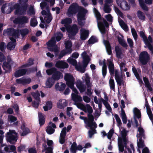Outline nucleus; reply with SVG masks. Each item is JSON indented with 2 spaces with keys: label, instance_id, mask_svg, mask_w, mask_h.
Returning a JSON list of instances; mask_svg holds the SVG:
<instances>
[{
  "label": "nucleus",
  "instance_id": "nucleus-1",
  "mask_svg": "<svg viewBox=\"0 0 153 153\" xmlns=\"http://www.w3.org/2000/svg\"><path fill=\"white\" fill-rule=\"evenodd\" d=\"M86 105L87 107V112L88 113L87 115L88 118H87L86 117L80 116L79 118L80 119L84 120L86 126L88 127H91L92 126H94V127L95 128H96L97 127V126L96 122H94V117L92 114L93 112L92 108L89 104H86Z\"/></svg>",
  "mask_w": 153,
  "mask_h": 153
},
{
  "label": "nucleus",
  "instance_id": "nucleus-2",
  "mask_svg": "<svg viewBox=\"0 0 153 153\" xmlns=\"http://www.w3.org/2000/svg\"><path fill=\"white\" fill-rule=\"evenodd\" d=\"M63 77L62 74L57 70L52 75L51 77H49L46 82V85L48 88H51L53 85L55 81H57Z\"/></svg>",
  "mask_w": 153,
  "mask_h": 153
},
{
  "label": "nucleus",
  "instance_id": "nucleus-3",
  "mask_svg": "<svg viewBox=\"0 0 153 153\" xmlns=\"http://www.w3.org/2000/svg\"><path fill=\"white\" fill-rule=\"evenodd\" d=\"M82 8L77 3H73L70 6L68 9L67 14L68 16L71 17L75 15L77 13H78Z\"/></svg>",
  "mask_w": 153,
  "mask_h": 153
},
{
  "label": "nucleus",
  "instance_id": "nucleus-4",
  "mask_svg": "<svg viewBox=\"0 0 153 153\" xmlns=\"http://www.w3.org/2000/svg\"><path fill=\"white\" fill-rule=\"evenodd\" d=\"M6 140L10 144H14L17 140V133L14 130H10L5 135Z\"/></svg>",
  "mask_w": 153,
  "mask_h": 153
},
{
  "label": "nucleus",
  "instance_id": "nucleus-5",
  "mask_svg": "<svg viewBox=\"0 0 153 153\" xmlns=\"http://www.w3.org/2000/svg\"><path fill=\"white\" fill-rule=\"evenodd\" d=\"M14 7L16 9L15 14L18 15H21L26 14L28 5L27 4L20 6V4L16 3L14 5Z\"/></svg>",
  "mask_w": 153,
  "mask_h": 153
},
{
  "label": "nucleus",
  "instance_id": "nucleus-6",
  "mask_svg": "<svg viewBox=\"0 0 153 153\" xmlns=\"http://www.w3.org/2000/svg\"><path fill=\"white\" fill-rule=\"evenodd\" d=\"M87 12L86 9L82 8L77 14L78 24L81 27L85 25L84 22H83L82 20L85 19V17Z\"/></svg>",
  "mask_w": 153,
  "mask_h": 153
},
{
  "label": "nucleus",
  "instance_id": "nucleus-7",
  "mask_svg": "<svg viewBox=\"0 0 153 153\" xmlns=\"http://www.w3.org/2000/svg\"><path fill=\"white\" fill-rule=\"evenodd\" d=\"M66 30L69 33L68 37L70 39H74V36L76 35L79 31L78 27L75 24H74L71 26H70L67 28Z\"/></svg>",
  "mask_w": 153,
  "mask_h": 153
},
{
  "label": "nucleus",
  "instance_id": "nucleus-8",
  "mask_svg": "<svg viewBox=\"0 0 153 153\" xmlns=\"http://www.w3.org/2000/svg\"><path fill=\"white\" fill-rule=\"evenodd\" d=\"M14 63L11 59L7 57V61L4 62L2 65V68L5 71V73H10L12 71V65Z\"/></svg>",
  "mask_w": 153,
  "mask_h": 153
},
{
  "label": "nucleus",
  "instance_id": "nucleus-9",
  "mask_svg": "<svg viewBox=\"0 0 153 153\" xmlns=\"http://www.w3.org/2000/svg\"><path fill=\"white\" fill-rule=\"evenodd\" d=\"M139 60L142 65H145L149 60V56L146 51L141 52L139 56Z\"/></svg>",
  "mask_w": 153,
  "mask_h": 153
},
{
  "label": "nucleus",
  "instance_id": "nucleus-10",
  "mask_svg": "<svg viewBox=\"0 0 153 153\" xmlns=\"http://www.w3.org/2000/svg\"><path fill=\"white\" fill-rule=\"evenodd\" d=\"M102 22H98V26L99 29L102 34H104L106 32V30L105 27H109V24L106 20L104 18L102 19Z\"/></svg>",
  "mask_w": 153,
  "mask_h": 153
},
{
  "label": "nucleus",
  "instance_id": "nucleus-11",
  "mask_svg": "<svg viewBox=\"0 0 153 153\" xmlns=\"http://www.w3.org/2000/svg\"><path fill=\"white\" fill-rule=\"evenodd\" d=\"M116 2L122 10H130V6L126 0H116Z\"/></svg>",
  "mask_w": 153,
  "mask_h": 153
},
{
  "label": "nucleus",
  "instance_id": "nucleus-12",
  "mask_svg": "<svg viewBox=\"0 0 153 153\" xmlns=\"http://www.w3.org/2000/svg\"><path fill=\"white\" fill-rule=\"evenodd\" d=\"M64 79L66 81V84L68 87L74 84V78L70 74H66L64 76Z\"/></svg>",
  "mask_w": 153,
  "mask_h": 153
},
{
  "label": "nucleus",
  "instance_id": "nucleus-13",
  "mask_svg": "<svg viewBox=\"0 0 153 153\" xmlns=\"http://www.w3.org/2000/svg\"><path fill=\"white\" fill-rule=\"evenodd\" d=\"M140 35L141 38H143L145 44L147 45L149 50L151 51L152 53L153 54V46L149 42L147 37L145 35L144 32L143 31H140Z\"/></svg>",
  "mask_w": 153,
  "mask_h": 153
},
{
  "label": "nucleus",
  "instance_id": "nucleus-14",
  "mask_svg": "<svg viewBox=\"0 0 153 153\" xmlns=\"http://www.w3.org/2000/svg\"><path fill=\"white\" fill-rule=\"evenodd\" d=\"M28 22V19L25 16L18 17L13 21V23L16 24L22 25L27 23Z\"/></svg>",
  "mask_w": 153,
  "mask_h": 153
},
{
  "label": "nucleus",
  "instance_id": "nucleus-15",
  "mask_svg": "<svg viewBox=\"0 0 153 153\" xmlns=\"http://www.w3.org/2000/svg\"><path fill=\"white\" fill-rule=\"evenodd\" d=\"M115 78L119 86H121L122 85H124L125 81L123 79L122 75H119L118 72L117 70L115 71Z\"/></svg>",
  "mask_w": 153,
  "mask_h": 153
},
{
  "label": "nucleus",
  "instance_id": "nucleus-16",
  "mask_svg": "<svg viewBox=\"0 0 153 153\" xmlns=\"http://www.w3.org/2000/svg\"><path fill=\"white\" fill-rule=\"evenodd\" d=\"M55 67L58 68L64 69L68 67V65L66 62L62 60L57 61L55 64Z\"/></svg>",
  "mask_w": 153,
  "mask_h": 153
},
{
  "label": "nucleus",
  "instance_id": "nucleus-17",
  "mask_svg": "<svg viewBox=\"0 0 153 153\" xmlns=\"http://www.w3.org/2000/svg\"><path fill=\"white\" fill-rule=\"evenodd\" d=\"M107 62L110 74L111 76H113L114 73V67L113 62V60L108 59Z\"/></svg>",
  "mask_w": 153,
  "mask_h": 153
},
{
  "label": "nucleus",
  "instance_id": "nucleus-18",
  "mask_svg": "<svg viewBox=\"0 0 153 153\" xmlns=\"http://www.w3.org/2000/svg\"><path fill=\"white\" fill-rule=\"evenodd\" d=\"M80 39L82 40H85L87 38L89 35V31L84 28H82L80 30Z\"/></svg>",
  "mask_w": 153,
  "mask_h": 153
},
{
  "label": "nucleus",
  "instance_id": "nucleus-19",
  "mask_svg": "<svg viewBox=\"0 0 153 153\" xmlns=\"http://www.w3.org/2000/svg\"><path fill=\"white\" fill-rule=\"evenodd\" d=\"M27 69L22 68L16 71L15 73L14 76L16 77H19L25 75L27 74Z\"/></svg>",
  "mask_w": 153,
  "mask_h": 153
},
{
  "label": "nucleus",
  "instance_id": "nucleus-20",
  "mask_svg": "<svg viewBox=\"0 0 153 153\" xmlns=\"http://www.w3.org/2000/svg\"><path fill=\"white\" fill-rule=\"evenodd\" d=\"M76 86L81 93L85 92L86 90V86L83 84L81 81L77 82L76 83Z\"/></svg>",
  "mask_w": 153,
  "mask_h": 153
},
{
  "label": "nucleus",
  "instance_id": "nucleus-21",
  "mask_svg": "<svg viewBox=\"0 0 153 153\" xmlns=\"http://www.w3.org/2000/svg\"><path fill=\"white\" fill-rule=\"evenodd\" d=\"M66 85L65 84L62 82L60 83H57L55 85V88L57 91H59L60 92L63 91L65 88Z\"/></svg>",
  "mask_w": 153,
  "mask_h": 153
},
{
  "label": "nucleus",
  "instance_id": "nucleus-22",
  "mask_svg": "<svg viewBox=\"0 0 153 153\" xmlns=\"http://www.w3.org/2000/svg\"><path fill=\"white\" fill-rule=\"evenodd\" d=\"M7 32L8 34L13 37H18L19 36V31L16 30L13 28H10L7 29Z\"/></svg>",
  "mask_w": 153,
  "mask_h": 153
},
{
  "label": "nucleus",
  "instance_id": "nucleus-23",
  "mask_svg": "<svg viewBox=\"0 0 153 153\" xmlns=\"http://www.w3.org/2000/svg\"><path fill=\"white\" fill-rule=\"evenodd\" d=\"M72 99L75 104H77L78 102H81L82 101V97L78 94H75L74 93H72L71 94Z\"/></svg>",
  "mask_w": 153,
  "mask_h": 153
},
{
  "label": "nucleus",
  "instance_id": "nucleus-24",
  "mask_svg": "<svg viewBox=\"0 0 153 153\" xmlns=\"http://www.w3.org/2000/svg\"><path fill=\"white\" fill-rule=\"evenodd\" d=\"M72 20L69 18H66L62 20L61 23L62 25H64V26L66 29L70 25V24L72 23Z\"/></svg>",
  "mask_w": 153,
  "mask_h": 153
},
{
  "label": "nucleus",
  "instance_id": "nucleus-25",
  "mask_svg": "<svg viewBox=\"0 0 153 153\" xmlns=\"http://www.w3.org/2000/svg\"><path fill=\"white\" fill-rule=\"evenodd\" d=\"M65 44L67 53L69 54L71 53L72 51V50L71 48L72 46V42L69 40L67 41Z\"/></svg>",
  "mask_w": 153,
  "mask_h": 153
},
{
  "label": "nucleus",
  "instance_id": "nucleus-26",
  "mask_svg": "<svg viewBox=\"0 0 153 153\" xmlns=\"http://www.w3.org/2000/svg\"><path fill=\"white\" fill-rule=\"evenodd\" d=\"M132 71L136 78L139 81V83L140 84H143V82L142 80V79L140 77V76L137 71V70L135 67H132Z\"/></svg>",
  "mask_w": 153,
  "mask_h": 153
},
{
  "label": "nucleus",
  "instance_id": "nucleus-27",
  "mask_svg": "<svg viewBox=\"0 0 153 153\" xmlns=\"http://www.w3.org/2000/svg\"><path fill=\"white\" fill-rule=\"evenodd\" d=\"M104 42L108 54L109 55H111L112 52L111 47L109 42L108 41L104 40Z\"/></svg>",
  "mask_w": 153,
  "mask_h": 153
},
{
  "label": "nucleus",
  "instance_id": "nucleus-28",
  "mask_svg": "<svg viewBox=\"0 0 153 153\" xmlns=\"http://www.w3.org/2000/svg\"><path fill=\"white\" fill-rule=\"evenodd\" d=\"M93 10L95 16L97 20V24H98V22H102V19L103 18H101V15L100 13L98 11V10L95 7L94 8Z\"/></svg>",
  "mask_w": 153,
  "mask_h": 153
},
{
  "label": "nucleus",
  "instance_id": "nucleus-29",
  "mask_svg": "<svg viewBox=\"0 0 153 153\" xmlns=\"http://www.w3.org/2000/svg\"><path fill=\"white\" fill-rule=\"evenodd\" d=\"M93 10L95 16L97 20V24H98V22H102V19L103 18H101V15L100 13L98 11V10L95 7L94 8Z\"/></svg>",
  "mask_w": 153,
  "mask_h": 153
},
{
  "label": "nucleus",
  "instance_id": "nucleus-30",
  "mask_svg": "<svg viewBox=\"0 0 153 153\" xmlns=\"http://www.w3.org/2000/svg\"><path fill=\"white\" fill-rule=\"evenodd\" d=\"M39 121L40 126H42L45 123V118L42 113H38Z\"/></svg>",
  "mask_w": 153,
  "mask_h": 153
},
{
  "label": "nucleus",
  "instance_id": "nucleus-31",
  "mask_svg": "<svg viewBox=\"0 0 153 153\" xmlns=\"http://www.w3.org/2000/svg\"><path fill=\"white\" fill-rule=\"evenodd\" d=\"M143 79L145 84V87H146L150 91H152L153 89L151 86L148 78L146 76L143 77Z\"/></svg>",
  "mask_w": 153,
  "mask_h": 153
},
{
  "label": "nucleus",
  "instance_id": "nucleus-32",
  "mask_svg": "<svg viewBox=\"0 0 153 153\" xmlns=\"http://www.w3.org/2000/svg\"><path fill=\"white\" fill-rule=\"evenodd\" d=\"M121 115L123 122L124 124H126L127 119L125 111L121 108Z\"/></svg>",
  "mask_w": 153,
  "mask_h": 153
},
{
  "label": "nucleus",
  "instance_id": "nucleus-33",
  "mask_svg": "<svg viewBox=\"0 0 153 153\" xmlns=\"http://www.w3.org/2000/svg\"><path fill=\"white\" fill-rule=\"evenodd\" d=\"M33 61V59L31 58H30L28 59L27 61V63L23 65L20 67V68H24L30 67L34 64Z\"/></svg>",
  "mask_w": 153,
  "mask_h": 153
},
{
  "label": "nucleus",
  "instance_id": "nucleus-34",
  "mask_svg": "<svg viewBox=\"0 0 153 153\" xmlns=\"http://www.w3.org/2000/svg\"><path fill=\"white\" fill-rule=\"evenodd\" d=\"M90 79L91 78L88 74L87 73L86 74H85V80L87 88H89V87H90V85H91V84L90 82Z\"/></svg>",
  "mask_w": 153,
  "mask_h": 153
},
{
  "label": "nucleus",
  "instance_id": "nucleus-35",
  "mask_svg": "<svg viewBox=\"0 0 153 153\" xmlns=\"http://www.w3.org/2000/svg\"><path fill=\"white\" fill-rule=\"evenodd\" d=\"M137 15L138 18L142 21H144L146 18L144 13L140 10H138L137 13Z\"/></svg>",
  "mask_w": 153,
  "mask_h": 153
},
{
  "label": "nucleus",
  "instance_id": "nucleus-36",
  "mask_svg": "<svg viewBox=\"0 0 153 153\" xmlns=\"http://www.w3.org/2000/svg\"><path fill=\"white\" fill-rule=\"evenodd\" d=\"M115 51L116 54V57L118 59L121 58V55L122 54L121 50L119 46H116Z\"/></svg>",
  "mask_w": 153,
  "mask_h": 153
},
{
  "label": "nucleus",
  "instance_id": "nucleus-37",
  "mask_svg": "<svg viewBox=\"0 0 153 153\" xmlns=\"http://www.w3.org/2000/svg\"><path fill=\"white\" fill-rule=\"evenodd\" d=\"M75 105H76L78 108L80 109L81 110L83 111L85 113H86L87 112V107L86 106H85V105L81 103H79L75 104Z\"/></svg>",
  "mask_w": 153,
  "mask_h": 153
},
{
  "label": "nucleus",
  "instance_id": "nucleus-38",
  "mask_svg": "<svg viewBox=\"0 0 153 153\" xmlns=\"http://www.w3.org/2000/svg\"><path fill=\"white\" fill-rule=\"evenodd\" d=\"M19 33L22 38L29 33V30L27 28L19 30Z\"/></svg>",
  "mask_w": 153,
  "mask_h": 153
},
{
  "label": "nucleus",
  "instance_id": "nucleus-39",
  "mask_svg": "<svg viewBox=\"0 0 153 153\" xmlns=\"http://www.w3.org/2000/svg\"><path fill=\"white\" fill-rule=\"evenodd\" d=\"M109 85L111 89L115 91V86L114 81L113 78H110L109 82Z\"/></svg>",
  "mask_w": 153,
  "mask_h": 153
},
{
  "label": "nucleus",
  "instance_id": "nucleus-40",
  "mask_svg": "<svg viewBox=\"0 0 153 153\" xmlns=\"http://www.w3.org/2000/svg\"><path fill=\"white\" fill-rule=\"evenodd\" d=\"M77 145L76 142H74L72 144L70 150L71 153H76Z\"/></svg>",
  "mask_w": 153,
  "mask_h": 153
},
{
  "label": "nucleus",
  "instance_id": "nucleus-41",
  "mask_svg": "<svg viewBox=\"0 0 153 153\" xmlns=\"http://www.w3.org/2000/svg\"><path fill=\"white\" fill-rule=\"evenodd\" d=\"M118 42L123 47L127 48L128 45L125 41L122 39L121 37H118Z\"/></svg>",
  "mask_w": 153,
  "mask_h": 153
},
{
  "label": "nucleus",
  "instance_id": "nucleus-42",
  "mask_svg": "<svg viewBox=\"0 0 153 153\" xmlns=\"http://www.w3.org/2000/svg\"><path fill=\"white\" fill-rule=\"evenodd\" d=\"M134 113L135 116L138 118H140L141 117V114L140 111L137 108H134Z\"/></svg>",
  "mask_w": 153,
  "mask_h": 153
},
{
  "label": "nucleus",
  "instance_id": "nucleus-43",
  "mask_svg": "<svg viewBox=\"0 0 153 153\" xmlns=\"http://www.w3.org/2000/svg\"><path fill=\"white\" fill-rule=\"evenodd\" d=\"M86 67H85L84 65L82 64V65H79L76 66V68L77 70L83 73L85 71V68Z\"/></svg>",
  "mask_w": 153,
  "mask_h": 153
},
{
  "label": "nucleus",
  "instance_id": "nucleus-44",
  "mask_svg": "<svg viewBox=\"0 0 153 153\" xmlns=\"http://www.w3.org/2000/svg\"><path fill=\"white\" fill-rule=\"evenodd\" d=\"M89 127L91 128V130L88 131V133L89 137L91 138L94 134L96 133V131L94 128H95L94 127V126H92L91 127Z\"/></svg>",
  "mask_w": 153,
  "mask_h": 153
},
{
  "label": "nucleus",
  "instance_id": "nucleus-45",
  "mask_svg": "<svg viewBox=\"0 0 153 153\" xmlns=\"http://www.w3.org/2000/svg\"><path fill=\"white\" fill-rule=\"evenodd\" d=\"M16 45V44L13 43L12 42H9L7 45V49L10 50H13Z\"/></svg>",
  "mask_w": 153,
  "mask_h": 153
},
{
  "label": "nucleus",
  "instance_id": "nucleus-46",
  "mask_svg": "<svg viewBox=\"0 0 153 153\" xmlns=\"http://www.w3.org/2000/svg\"><path fill=\"white\" fill-rule=\"evenodd\" d=\"M106 3H105L104 7V11L106 13H110L111 9L110 7V6Z\"/></svg>",
  "mask_w": 153,
  "mask_h": 153
},
{
  "label": "nucleus",
  "instance_id": "nucleus-47",
  "mask_svg": "<svg viewBox=\"0 0 153 153\" xmlns=\"http://www.w3.org/2000/svg\"><path fill=\"white\" fill-rule=\"evenodd\" d=\"M119 23L121 27L124 30H126L128 28V27L123 20L122 19L119 21Z\"/></svg>",
  "mask_w": 153,
  "mask_h": 153
},
{
  "label": "nucleus",
  "instance_id": "nucleus-48",
  "mask_svg": "<svg viewBox=\"0 0 153 153\" xmlns=\"http://www.w3.org/2000/svg\"><path fill=\"white\" fill-rule=\"evenodd\" d=\"M56 69L55 67H53L51 68L47 69L46 70V72L47 74L48 75H53L55 72L56 70Z\"/></svg>",
  "mask_w": 153,
  "mask_h": 153
},
{
  "label": "nucleus",
  "instance_id": "nucleus-49",
  "mask_svg": "<svg viewBox=\"0 0 153 153\" xmlns=\"http://www.w3.org/2000/svg\"><path fill=\"white\" fill-rule=\"evenodd\" d=\"M98 40L96 37L94 36H92L88 40V42L89 44H93L97 42Z\"/></svg>",
  "mask_w": 153,
  "mask_h": 153
},
{
  "label": "nucleus",
  "instance_id": "nucleus-50",
  "mask_svg": "<svg viewBox=\"0 0 153 153\" xmlns=\"http://www.w3.org/2000/svg\"><path fill=\"white\" fill-rule=\"evenodd\" d=\"M56 41L57 42L59 41L63 37V34L61 32H58L54 34Z\"/></svg>",
  "mask_w": 153,
  "mask_h": 153
},
{
  "label": "nucleus",
  "instance_id": "nucleus-51",
  "mask_svg": "<svg viewBox=\"0 0 153 153\" xmlns=\"http://www.w3.org/2000/svg\"><path fill=\"white\" fill-rule=\"evenodd\" d=\"M31 95L36 101H40L39 97L40 95L39 92L35 93L33 92L31 93Z\"/></svg>",
  "mask_w": 153,
  "mask_h": 153
},
{
  "label": "nucleus",
  "instance_id": "nucleus-52",
  "mask_svg": "<svg viewBox=\"0 0 153 153\" xmlns=\"http://www.w3.org/2000/svg\"><path fill=\"white\" fill-rule=\"evenodd\" d=\"M55 130L51 126H48L46 129L47 133L49 134H51L54 133Z\"/></svg>",
  "mask_w": 153,
  "mask_h": 153
},
{
  "label": "nucleus",
  "instance_id": "nucleus-53",
  "mask_svg": "<svg viewBox=\"0 0 153 153\" xmlns=\"http://www.w3.org/2000/svg\"><path fill=\"white\" fill-rule=\"evenodd\" d=\"M90 60L89 56H87V58L83 59L82 64L84 65L85 67H87Z\"/></svg>",
  "mask_w": 153,
  "mask_h": 153
},
{
  "label": "nucleus",
  "instance_id": "nucleus-54",
  "mask_svg": "<svg viewBox=\"0 0 153 153\" xmlns=\"http://www.w3.org/2000/svg\"><path fill=\"white\" fill-rule=\"evenodd\" d=\"M37 24V21L35 18H32L30 21V25L32 27L36 26Z\"/></svg>",
  "mask_w": 153,
  "mask_h": 153
},
{
  "label": "nucleus",
  "instance_id": "nucleus-55",
  "mask_svg": "<svg viewBox=\"0 0 153 153\" xmlns=\"http://www.w3.org/2000/svg\"><path fill=\"white\" fill-rule=\"evenodd\" d=\"M56 43V42L55 39H52L47 42V44L48 47H52L55 45Z\"/></svg>",
  "mask_w": 153,
  "mask_h": 153
},
{
  "label": "nucleus",
  "instance_id": "nucleus-56",
  "mask_svg": "<svg viewBox=\"0 0 153 153\" xmlns=\"http://www.w3.org/2000/svg\"><path fill=\"white\" fill-rule=\"evenodd\" d=\"M27 69V74H30V73H33L37 71V68L36 67H33L28 68Z\"/></svg>",
  "mask_w": 153,
  "mask_h": 153
},
{
  "label": "nucleus",
  "instance_id": "nucleus-57",
  "mask_svg": "<svg viewBox=\"0 0 153 153\" xmlns=\"http://www.w3.org/2000/svg\"><path fill=\"white\" fill-rule=\"evenodd\" d=\"M114 116L115 118L116 121L117 123V126L120 127V126L122 124V123L119 116L117 114H115Z\"/></svg>",
  "mask_w": 153,
  "mask_h": 153
},
{
  "label": "nucleus",
  "instance_id": "nucleus-58",
  "mask_svg": "<svg viewBox=\"0 0 153 153\" xmlns=\"http://www.w3.org/2000/svg\"><path fill=\"white\" fill-rule=\"evenodd\" d=\"M114 9L117 15L123 18V15L122 12L118 8V7H114Z\"/></svg>",
  "mask_w": 153,
  "mask_h": 153
},
{
  "label": "nucleus",
  "instance_id": "nucleus-59",
  "mask_svg": "<svg viewBox=\"0 0 153 153\" xmlns=\"http://www.w3.org/2000/svg\"><path fill=\"white\" fill-rule=\"evenodd\" d=\"M8 119V120L10 122V123L15 122L17 120V118L12 115H9Z\"/></svg>",
  "mask_w": 153,
  "mask_h": 153
},
{
  "label": "nucleus",
  "instance_id": "nucleus-60",
  "mask_svg": "<svg viewBox=\"0 0 153 153\" xmlns=\"http://www.w3.org/2000/svg\"><path fill=\"white\" fill-rule=\"evenodd\" d=\"M48 16L47 17V19H46V17H44V19L45 20L47 24H49L51 22V21L52 17V16L51 15V14L50 13H49L48 14Z\"/></svg>",
  "mask_w": 153,
  "mask_h": 153
},
{
  "label": "nucleus",
  "instance_id": "nucleus-61",
  "mask_svg": "<svg viewBox=\"0 0 153 153\" xmlns=\"http://www.w3.org/2000/svg\"><path fill=\"white\" fill-rule=\"evenodd\" d=\"M114 133V130L113 128L111 129L109 132L108 133V134L107 135V138L109 139H111Z\"/></svg>",
  "mask_w": 153,
  "mask_h": 153
},
{
  "label": "nucleus",
  "instance_id": "nucleus-62",
  "mask_svg": "<svg viewBox=\"0 0 153 153\" xmlns=\"http://www.w3.org/2000/svg\"><path fill=\"white\" fill-rule=\"evenodd\" d=\"M131 31L134 39L136 40L137 38V35L135 29L134 28L131 29Z\"/></svg>",
  "mask_w": 153,
  "mask_h": 153
},
{
  "label": "nucleus",
  "instance_id": "nucleus-63",
  "mask_svg": "<svg viewBox=\"0 0 153 153\" xmlns=\"http://www.w3.org/2000/svg\"><path fill=\"white\" fill-rule=\"evenodd\" d=\"M66 127H65L64 128H63L60 134V137H65L66 134Z\"/></svg>",
  "mask_w": 153,
  "mask_h": 153
},
{
  "label": "nucleus",
  "instance_id": "nucleus-64",
  "mask_svg": "<svg viewBox=\"0 0 153 153\" xmlns=\"http://www.w3.org/2000/svg\"><path fill=\"white\" fill-rule=\"evenodd\" d=\"M105 18L109 22H112L113 21V17L110 14H108L105 16Z\"/></svg>",
  "mask_w": 153,
  "mask_h": 153
}]
</instances>
